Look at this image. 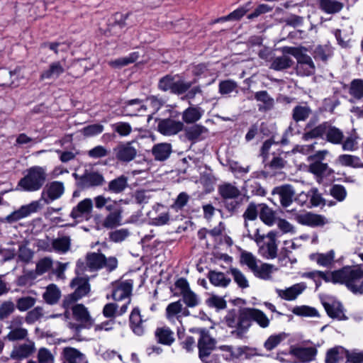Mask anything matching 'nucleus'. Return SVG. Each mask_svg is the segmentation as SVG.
Returning a JSON list of instances; mask_svg holds the SVG:
<instances>
[{"label": "nucleus", "mask_w": 363, "mask_h": 363, "mask_svg": "<svg viewBox=\"0 0 363 363\" xmlns=\"http://www.w3.org/2000/svg\"><path fill=\"white\" fill-rule=\"evenodd\" d=\"M90 257L91 255L87 253L86 263L82 260H79L77 263L76 273L78 277L74 279L70 284L71 287L75 289V291L65 298L63 306L65 308H69L74 302L89 291V279L81 277L79 275L82 274L87 268H91Z\"/></svg>", "instance_id": "1"}, {"label": "nucleus", "mask_w": 363, "mask_h": 363, "mask_svg": "<svg viewBox=\"0 0 363 363\" xmlns=\"http://www.w3.org/2000/svg\"><path fill=\"white\" fill-rule=\"evenodd\" d=\"M47 168L41 166H33L27 169L24 176L18 181L17 189L26 192L39 191L47 180Z\"/></svg>", "instance_id": "2"}, {"label": "nucleus", "mask_w": 363, "mask_h": 363, "mask_svg": "<svg viewBox=\"0 0 363 363\" xmlns=\"http://www.w3.org/2000/svg\"><path fill=\"white\" fill-rule=\"evenodd\" d=\"M363 279V269L359 267H345L333 272V283L345 284L354 294H359Z\"/></svg>", "instance_id": "3"}, {"label": "nucleus", "mask_w": 363, "mask_h": 363, "mask_svg": "<svg viewBox=\"0 0 363 363\" xmlns=\"http://www.w3.org/2000/svg\"><path fill=\"white\" fill-rule=\"evenodd\" d=\"M240 261L242 264L247 266L255 277L260 279L272 280L273 274L278 271L277 267L261 262L250 252H242Z\"/></svg>", "instance_id": "4"}, {"label": "nucleus", "mask_w": 363, "mask_h": 363, "mask_svg": "<svg viewBox=\"0 0 363 363\" xmlns=\"http://www.w3.org/2000/svg\"><path fill=\"white\" fill-rule=\"evenodd\" d=\"M279 233L275 230L269 231L266 235H260L257 229L253 240L259 247V255L265 259H274L277 255V238Z\"/></svg>", "instance_id": "5"}, {"label": "nucleus", "mask_w": 363, "mask_h": 363, "mask_svg": "<svg viewBox=\"0 0 363 363\" xmlns=\"http://www.w3.org/2000/svg\"><path fill=\"white\" fill-rule=\"evenodd\" d=\"M303 48L284 47L283 52L293 55L297 60L296 72L301 76H309L315 72V65L311 57L304 52Z\"/></svg>", "instance_id": "6"}, {"label": "nucleus", "mask_w": 363, "mask_h": 363, "mask_svg": "<svg viewBox=\"0 0 363 363\" xmlns=\"http://www.w3.org/2000/svg\"><path fill=\"white\" fill-rule=\"evenodd\" d=\"M199 357L203 363H220L217 354H211L216 348V340L205 330L200 331L198 340Z\"/></svg>", "instance_id": "7"}, {"label": "nucleus", "mask_w": 363, "mask_h": 363, "mask_svg": "<svg viewBox=\"0 0 363 363\" xmlns=\"http://www.w3.org/2000/svg\"><path fill=\"white\" fill-rule=\"evenodd\" d=\"M24 318L20 315L13 316L7 322V329L9 330L4 337L5 340L11 342L25 340L28 335V330L23 328Z\"/></svg>", "instance_id": "8"}, {"label": "nucleus", "mask_w": 363, "mask_h": 363, "mask_svg": "<svg viewBox=\"0 0 363 363\" xmlns=\"http://www.w3.org/2000/svg\"><path fill=\"white\" fill-rule=\"evenodd\" d=\"M254 320L259 327L266 328L270 324V319L262 311L257 308H244L242 316V322L245 328L249 330L251 326V321Z\"/></svg>", "instance_id": "9"}, {"label": "nucleus", "mask_w": 363, "mask_h": 363, "mask_svg": "<svg viewBox=\"0 0 363 363\" xmlns=\"http://www.w3.org/2000/svg\"><path fill=\"white\" fill-rule=\"evenodd\" d=\"M293 214L294 219L299 224L307 225L312 228L322 227L328 223V220L322 215L313 213L311 212L297 213L292 210L290 211Z\"/></svg>", "instance_id": "10"}, {"label": "nucleus", "mask_w": 363, "mask_h": 363, "mask_svg": "<svg viewBox=\"0 0 363 363\" xmlns=\"http://www.w3.org/2000/svg\"><path fill=\"white\" fill-rule=\"evenodd\" d=\"M243 313L244 309L240 311L238 314L235 311H231L225 317L226 325L230 328H235L231 334L238 338H243L247 332V329L244 328L242 322Z\"/></svg>", "instance_id": "11"}, {"label": "nucleus", "mask_w": 363, "mask_h": 363, "mask_svg": "<svg viewBox=\"0 0 363 363\" xmlns=\"http://www.w3.org/2000/svg\"><path fill=\"white\" fill-rule=\"evenodd\" d=\"M69 216L74 220L71 226L89 220L91 218V199H85L80 201L72 208Z\"/></svg>", "instance_id": "12"}, {"label": "nucleus", "mask_w": 363, "mask_h": 363, "mask_svg": "<svg viewBox=\"0 0 363 363\" xmlns=\"http://www.w3.org/2000/svg\"><path fill=\"white\" fill-rule=\"evenodd\" d=\"M65 187L62 182L55 181L48 184L41 194V199L47 204L58 199L64 194Z\"/></svg>", "instance_id": "13"}, {"label": "nucleus", "mask_w": 363, "mask_h": 363, "mask_svg": "<svg viewBox=\"0 0 363 363\" xmlns=\"http://www.w3.org/2000/svg\"><path fill=\"white\" fill-rule=\"evenodd\" d=\"M39 202L36 201H33L29 204L22 206L19 209L8 215L4 219V221L9 223H12L20 220L29 216L31 213L36 212L39 208Z\"/></svg>", "instance_id": "14"}, {"label": "nucleus", "mask_w": 363, "mask_h": 363, "mask_svg": "<svg viewBox=\"0 0 363 363\" xmlns=\"http://www.w3.org/2000/svg\"><path fill=\"white\" fill-rule=\"evenodd\" d=\"M189 315V310L184 307L180 301L169 303L165 310L166 318L171 323H175L177 320L181 322L182 317Z\"/></svg>", "instance_id": "15"}, {"label": "nucleus", "mask_w": 363, "mask_h": 363, "mask_svg": "<svg viewBox=\"0 0 363 363\" xmlns=\"http://www.w3.org/2000/svg\"><path fill=\"white\" fill-rule=\"evenodd\" d=\"M133 289V281L130 280L116 283L112 291V298L115 301L119 302L123 300L126 301L130 299Z\"/></svg>", "instance_id": "16"}, {"label": "nucleus", "mask_w": 363, "mask_h": 363, "mask_svg": "<svg viewBox=\"0 0 363 363\" xmlns=\"http://www.w3.org/2000/svg\"><path fill=\"white\" fill-rule=\"evenodd\" d=\"M306 289L305 283H298L284 289H275L277 296L285 301H291L297 298Z\"/></svg>", "instance_id": "17"}, {"label": "nucleus", "mask_w": 363, "mask_h": 363, "mask_svg": "<svg viewBox=\"0 0 363 363\" xmlns=\"http://www.w3.org/2000/svg\"><path fill=\"white\" fill-rule=\"evenodd\" d=\"M184 123L172 118L162 120L158 123V130L164 135H176L184 129Z\"/></svg>", "instance_id": "18"}, {"label": "nucleus", "mask_w": 363, "mask_h": 363, "mask_svg": "<svg viewBox=\"0 0 363 363\" xmlns=\"http://www.w3.org/2000/svg\"><path fill=\"white\" fill-rule=\"evenodd\" d=\"M289 353L294 356L299 362L306 363L315 359L317 350L313 347H291Z\"/></svg>", "instance_id": "19"}, {"label": "nucleus", "mask_w": 363, "mask_h": 363, "mask_svg": "<svg viewBox=\"0 0 363 363\" xmlns=\"http://www.w3.org/2000/svg\"><path fill=\"white\" fill-rule=\"evenodd\" d=\"M118 261L115 257L106 258L103 254L92 253V269L106 268L108 271H113L117 267Z\"/></svg>", "instance_id": "20"}, {"label": "nucleus", "mask_w": 363, "mask_h": 363, "mask_svg": "<svg viewBox=\"0 0 363 363\" xmlns=\"http://www.w3.org/2000/svg\"><path fill=\"white\" fill-rule=\"evenodd\" d=\"M129 325L131 330L136 335L142 336L145 334V320L143 319L140 311L138 307L134 308L130 314Z\"/></svg>", "instance_id": "21"}, {"label": "nucleus", "mask_w": 363, "mask_h": 363, "mask_svg": "<svg viewBox=\"0 0 363 363\" xmlns=\"http://www.w3.org/2000/svg\"><path fill=\"white\" fill-rule=\"evenodd\" d=\"M272 194L279 195L281 205L283 207H288L293 202L295 192L291 185H283L275 187L272 190Z\"/></svg>", "instance_id": "22"}, {"label": "nucleus", "mask_w": 363, "mask_h": 363, "mask_svg": "<svg viewBox=\"0 0 363 363\" xmlns=\"http://www.w3.org/2000/svg\"><path fill=\"white\" fill-rule=\"evenodd\" d=\"M130 303V300L125 301L121 306L116 303H106L103 308V315L107 318H113L116 316H121L125 314Z\"/></svg>", "instance_id": "23"}, {"label": "nucleus", "mask_w": 363, "mask_h": 363, "mask_svg": "<svg viewBox=\"0 0 363 363\" xmlns=\"http://www.w3.org/2000/svg\"><path fill=\"white\" fill-rule=\"evenodd\" d=\"M114 150L117 159L123 162H130L137 155V150L132 146V142L121 144Z\"/></svg>", "instance_id": "24"}, {"label": "nucleus", "mask_w": 363, "mask_h": 363, "mask_svg": "<svg viewBox=\"0 0 363 363\" xmlns=\"http://www.w3.org/2000/svg\"><path fill=\"white\" fill-rule=\"evenodd\" d=\"M35 351V344L32 341L15 345L11 353L13 359H23L28 357Z\"/></svg>", "instance_id": "25"}, {"label": "nucleus", "mask_w": 363, "mask_h": 363, "mask_svg": "<svg viewBox=\"0 0 363 363\" xmlns=\"http://www.w3.org/2000/svg\"><path fill=\"white\" fill-rule=\"evenodd\" d=\"M204 110L196 105L189 106L182 113L183 123L191 124L199 121L204 114Z\"/></svg>", "instance_id": "26"}, {"label": "nucleus", "mask_w": 363, "mask_h": 363, "mask_svg": "<svg viewBox=\"0 0 363 363\" xmlns=\"http://www.w3.org/2000/svg\"><path fill=\"white\" fill-rule=\"evenodd\" d=\"M156 341L162 345L170 346L175 341L174 333L167 326H161L155 330Z\"/></svg>", "instance_id": "27"}, {"label": "nucleus", "mask_w": 363, "mask_h": 363, "mask_svg": "<svg viewBox=\"0 0 363 363\" xmlns=\"http://www.w3.org/2000/svg\"><path fill=\"white\" fill-rule=\"evenodd\" d=\"M348 356V351L342 346H335L326 352L325 363H339Z\"/></svg>", "instance_id": "28"}, {"label": "nucleus", "mask_w": 363, "mask_h": 363, "mask_svg": "<svg viewBox=\"0 0 363 363\" xmlns=\"http://www.w3.org/2000/svg\"><path fill=\"white\" fill-rule=\"evenodd\" d=\"M123 112L127 116H136L146 110V106L140 99H135L125 102Z\"/></svg>", "instance_id": "29"}, {"label": "nucleus", "mask_w": 363, "mask_h": 363, "mask_svg": "<svg viewBox=\"0 0 363 363\" xmlns=\"http://www.w3.org/2000/svg\"><path fill=\"white\" fill-rule=\"evenodd\" d=\"M324 308L330 318H336L340 320L347 319L344 313L343 307L340 302L333 301L331 303H325Z\"/></svg>", "instance_id": "30"}, {"label": "nucleus", "mask_w": 363, "mask_h": 363, "mask_svg": "<svg viewBox=\"0 0 363 363\" xmlns=\"http://www.w3.org/2000/svg\"><path fill=\"white\" fill-rule=\"evenodd\" d=\"M172 152V145L169 143H158L153 146L152 153L155 159L158 161L167 160Z\"/></svg>", "instance_id": "31"}, {"label": "nucleus", "mask_w": 363, "mask_h": 363, "mask_svg": "<svg viewBox=\"0 0 363 363\" xmlns=\"http://www.w3.org/2000/svg\"><path fill=\"white\" fill-rule=\"evenodd\" d=\"M208 278L211 284L217 287L225 288L231 281V279L223 272L214 270L208 272Z\"/></svg>", "instance_id": "32"}, {"label": "nucleus", "mask_w": 363, "mask_h": 363, "mask_svg": "<svg viewBox=\"0 0 363 363\" xmlns=\"http://www.w3.org/2000/svg\"><path fill=\"white\" fill-rule=\"evenodd\" d=\"M319 8L328 14L340 12L343 8V4L337 0H319Z\"/></svg>", "instance_id": "33"}, {"label": "nucleus", "mask_w": 363, "mask_h": 363, "mask_svg": "<svg viewBox=\"0 0 363 363\" xmlns=\"http://www.w3.org/2000/svg\"><path fill=\"white\" fill-rule=\"evenodd\" d=\"M325 135L326 140L334 145L341 144L344 139L343 132L335 126H327L325 125Z\"/></svg>", "instance_id": "34"}, {"label": "nucleus", "mask_w": 363, "mask_h": 363, "mask_svg": "<svg viewBox=\"0 0 363 363\" xmlns=\"http://www.w3.org/2000/svg\"><path fill=\"white\" fill-rule=\"evenodd\" d=\"M311 259L320 266L328 267L332 265L335 259V252L331 250L326 253H316L311 255Z\"/></svg>", "instance_id": "35"}, {"label": "nucleus", "mask_w": 363, "mask_h": 363, "mask_svg": "<svg viewBox=\"0 0 363 363\" xmlns=\"http://www.w3.org/2000/svg\"><path fill=\"white\" fill-rule=\"evenodd\" d=\"M308 169L310 172L320 177H329L334 172V171L329 167L328 164L320 162H315L311 164Z\"/></svg>", "instance_id": "36"}, {"label": "nucleus", "mask_w": 363, "mask_h": 363, "mask_svg": "<svg viewBox=\"0 0 363 363\" xmlns=\"http://www.w3.org/2000/svg\"><path fill=\"white\" fill-rule=\"evenodd\" d=\"M65 359L68 363H88L83 354L72 347H66L63 350Z\"/></svg>", "instance_id": "37"}, {"label": "nucleus", "mask_w": 363, "mask_h": 363, "mask_svg": "<svg viewBox=\"0 0 363 363\" xmlns=\"http://www.w3.org/2000/svg\"><path fill=\"white\" fill-rule=\"evenodd\" d=\"M336 162L344 167H350L358 168L362 167L361 161L359 157L348 154H342L337 157Z\"/></svg>", "instance_id": "38"}, {"label": "nucleus", "mask_w": 363, "mask_h": 363, "mask_svg": "<svg viewBox=\"0 0 363 363\" xmlns=\"http://www.w3.org/2000/svg\"><path fill=\"white\" fill-rule=\"evenodd\" d=\"M218 192L223 199H235L240 196V190L230 183H224L218 186Z\"/></svg>", "instance_id": "39"}, {"label": "nucleus", "mask_w": 363, "mask_h": 363, "mask_svg": "<svg viewBox=\"0 0 363 363\" xmlns=\"http://www.w3.org/2000/svg\"><path fill=\"white\" fill-rule=\"evenodd\" d=\"M138 58L139 53L138 52H133L128 56L110 61L108 64L112 67L119 69L120 67H125L135 62Z\"/></svg>", "instance_id": "40"}, {"label": "nucleus", "mask_w": 363, "mask_h": 363, "mask_svg": "<svg viewBox=\"0 0 363 363\" xmlns=\"http://www.w3.org/2000/svg\"><path fill=\"white\" fill-rule=\"evenodd\" d=\"M260 208L259 211V218L266 225L272 226L275 222L276 218L274 212L265 204H259Z\"/></svg>", "instance_id": "41"}, {"label": "nucleus", "mask_w": 363, "mask_h": 363, "mask_svg": "<svg viewBox=\"0 0 363 363\" xmlns=\"http://www.w3.org/2000/svg\"><path fill=\"white\" fill-rule=\"evenodd\" d=\"M294 62L287 55H282L274 58L270 65V68L276 71H281L291 67Z\"/></svg>", "instance_id": "42"}, {"label": "nucleus", "mask_w": 363, "mask_h": 363, "mask_svg": "<svg viewBox=\"0 0 363 363\" xmlns=\"http://www.w3.org/2000/svg\"><path fill=\"white\" fill-rule=\"evenodd\" d=\"M65 68L61 65L60 62H52L48 70L44 71L41 74V79H52V78H57L61 74H62L65 72Z\"/></svg>", "instance_id": "43"}, {"label": "nucleus", "mask_w": 363, "mask_h": 363, "mask_svg": "<svg viewBox=\"0 0 363 363\" xmlns=\"http://www.w3.org/2000/svg\"><path fill=\"white\" fill-rule=\"evenodd\" d=\"M60 294V291L56 285L50 284L43 294V298L48 303L54 304L59 300Z\"/></svg>", "instance_id": "44"}, {"label": "nucleus", "mask_w": 363, "mask_h": 363, "mask_svg": "<svg viewBox=\"0 0 363 363\" xmlns=\"http://www.w3.org/2000/svg\"><path fill=\"white\" fill-rule=\"evenodd\" d=\"M208 129L201 125H195L190 127L186 133V138L191 141L201 139L203 134L207 133Z\"/></svg>", "instance_id": "45"}, {"label": "nucleus", "mask_w": 363, "mask_h": 363, "mask_svg": "<svg viewBox=\"0 0 363 363\" xmlns=\"http://www.w3.org/2000/svg\"><path fill=\"white\" fill-rule=\"evenodd\" d=\"M358 135L354 131L350 135H348L345 140H342V149L344 151H355L358 148Z\"/></svg>", "instance_id": "46"}, {"label": "nucleus", "mask_w": 363, "mask_h": 363, "mask_svg": "<svg viewBox=\"0 0 363 363\" xmlns=\"http://www.w3.org/2000/svg\"><path fill=\"white\" fill-rule=\"evenodd\" d=\"M291 312L298 316L303 317H318V311L316 308L308 306H295L292 308Z\"/></svg>", "instance_id": "47"}, {"label": "nucleus", "mask_w": 363, "mask_h": 363, "mask_svg": "<svg viewBox=\"0 0 363 363\" xmlns=\"http://www.w3.org/2000/svg\"><path fill=\"white\" fill-rule=\"evenodd\" d=\"M121 211H117L108 214L104 220L103 226L113 228L121 225Z\"/></svg>", "instance_id": "48"}, {"label": "nucleus", "mask_w": 363, "mask_h": 363, "mask_svg": "<svg viewBox=\"0 0 363 363\" xmlns=\"http://www.w3.org/2000/svg\"><path fill=\"white\" fill-rule=\"evenodd\" d=\"M128 186V179L125 176H121L108 184V189L113 193H120L123 191Z\"/></svg>", "instance_id": "49"}, {"label": "nucleus", "mask_w": 363, "mask_h": 363, "mask_svg": "<svg viewBox=\"0 0 363 363\" xmlns=\"http://www.w3.org/2000/svg\"><path fill=\"white\" fill-rule=\"evenodd\" d=\"M52 248L59 253H65L70 247V239L64 236L52 240Z\"/></svg>", "instance_id": "50"}, {"label": "nucleus", "mask_w": 363, "mask_h": 363, "mask_svg": "<svg viewBox=\"0 0 363 363\" xmlns=\"http://www.w3.org/2000/svg\"><path fill=\"white\" fill-rule=\"evenodd\" d=\"M350 94L356 99L363 98V80L356 79L351 82L349 88Z\"/></svg>", "instance_id": "51"}, {"label": "nucleus", "mask_w": 363, "mask_h": 363, "mask_svg": "<svg viewBox=\"0 0 363 363\" xmlns=\"http://www.w3.org/2000/svg\"><path fill=\"white\" fill-rule=\"evenodd\" d=\"M304 277L310 278L315 281L318 279H323L327 282L331 281L333 280V272H321V271H313L310 272L304 273Z\"/></svg>", "instance_id": "52"}, {"label": "nucleus", "mask_w": 363, "mask_h": 363, "mask_svg": "<svg viewBox=\"0 0 363 363\" xmlns=\"http://www.w3.org/2000/svg\"><path fill=\"white\" fill-rule=\"evenodd\" d=\"M325 133V125L321 124L303 133L302 138L307 141L309 140L323 138Z\"/></svg>", "instance_id": "53"}, {"label": "nucleus", "mask_w": 363, "mask_h": 363, "mask_svg": "<svg viewBox=\"0 0 363 363\" xmlns=\"http://www.w3.org/2000/svg\"><path fill=\"white\" fill-rule=\"evenodd\" d=\"M285 333H279L270 335L264 342V347L267 350L270 351L277 347L285 338Z\"/></svg>", "instance_id": "54"}, {"label": "nucleus", "mask_w": 363, "mask_h": 363, "mask_svg": "<svg viewBox=\"0 0 363 363\" xmlns=\"http://www.w3.org/2000/svg\"><path fill=\"white\" fill-rule=\"evenodd\" d=\"M230 272L233 276L235 282L242 289L249 287V281L245 275L238 269L230 268Z\"/></svg>", "instance_id": "55"}, {"label": "nucleus", "mask_w": 363, "mask_h": 363, "mask_svg": "<svg viewBox=\"0 0 363 363\" xmlns=\"http://www.w3.org/2000/svg\"><path fill=\"white\" fill-rule=\"evenodd\" d=\"M275 223L278 229L284 234L294 235L296 233V227L286 219L278 218Z\"/></svg>", "instance_id": "56"}, {"label": "nucleus", "mask_w": 363, "mask_h": 363, "mask_svg": "<svg viewBox=\"0 0 363 363\" xmlns=\"http://www.w3.org/2000/svg\"><path fill=\"white\" fill-rule=\"evenodd\" d=\"M192 83L186 82L178 76L177 78L172 93L175 94H182L186 92L191 86Z\"/></svg>", "instance_id": "57"}, {"label": "nucleus", "mask_w": 363, "mask_h": 363, "mask_svg": "<svg viewBox=\"0 0 363 363\" xmlns=\"http://www.w3.org/2000/svg\"><path fill=\"white\" fill-rule=\"evenodd\" d=\"M112 129L121 137H126L132 132V127L130 123L126 122H117L113 123Z\"/></svg>", "instance_id": "58"}, {"label": "nucleus", "mask_w": 363, "mask_h": 363, "mask_svg": "<svg viewBox=\"0 0 363 363\" xmlns=\"http://www.w3.org/2000/svg\"><path fill=\"white\" fill-rule=\"evenodd\" d=\"M73 315L79 321L86 322L89 319V311L82 304H77L72 307Z\"/></svg>", "instance_id": "59"}, {"label": "nucleus", "mask_w": 363, "mask_h": 363, "mask_svg": "<svg viewBox=\"0 0 363 363\" xmlns=\"http://www.w3.org/2000/svg\"><path fill=\"white\" fill-rule=\"evenodd\" d=\"M177 78H178L177 75H166L162 77L160 79L158 84L160 89L164 91H169L172 92Z\"/></svg>", "instance_id": "60"}, {"label": "nucleus", "mask_w": 363, "mask_h": 363, "mask_svg": "<svg viewBox=\"0 0 363 363\" xmlns=\"http://www.w3.org/2000/svg\"><path fill=\"white\" fill-rule=\"evenodd\" d=\"M259 205H256L254 203H250L245 211L243 213V218L245 219V227L248 226L247 220H255L258 216V209Z\"/></svg>", "instance_id": "61"}, {"label": "nucleus", "mask_w": 363, "mask_h": 363, "mask_svg": "<svg viewBox=\"0 0 363 363\" xmlns=\"http://www.w3.org/2000/svg\"><path fill=\"white\" fill-rule=\"evenodd\" d=\"M310 113L311 109L308 106H297L293 110V118L296 121H305Z\"/></svg>", "instance_id": "62"}, {"label": "nucleus", "mask_w": 363, "mask_h": 363, "mask_svg": "<svg viewBox=\"0 0 363 363\" xmlns=\"http://www.w3.org/2000/svg\"><path fill=\"white\" fill-rule=\"evenodd\" d=\"M35 143V140L25 133L19 134L16 139L15 146L20 147H31Z\"/></svg>", "instance_id": "63"}, {"label": "nucleus", "mask_w": 363, "mask_h": 363, "mask_svg": "<svg viewBox=\"0 0 363 363\" xmlns=\"http://www.w3.org/2000/svg\"><path fill=\"white\" fill-rule=\"evenodd\" d=\"M35 303V299L30 296H25L17 300L16 307L20 311H26L33 307Z\"/></svg>", "instance_id": "64"}]
</instances>
